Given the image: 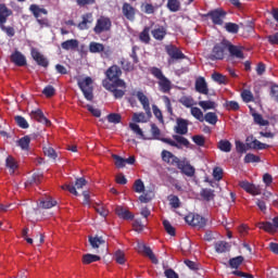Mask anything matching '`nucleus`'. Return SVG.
<instances>
[{
    "label": "nucleus",
    "mask_w": 278,
    "mask_h": 278,
    "mask_svg": "<svg viewBox=\"0 0 278 278\" xmlns=\"http://www.w3.org/2000/svg\"><path fill=\"white\" fill-rule=\"evenodd\" d=\"M199 105H200V108H202V110H204V111H207V110H216V106H217V104H216V102H214V101H200L199 102Z\"/></svg>",
    "instance_id": "nucleus-51"
},
{
    "label": "nucleus",
    "mask_w": 278,
    "mask_h": 278,
    "mask_svg": "<svg viewBox=\"0 0 278 278\" xmlns=\"http://www.w3.org/2000/svg\"><path fill=\"white\" fill-rule=\"evenodd\" d=\"M89 244L92 247V249H99L101 244H105V240L103 237H89Z\"/></svg>",
    "instance_id": "nucleus-40"
},
{
    "label": "nucleus",
    "mask_w": 278,
    "mask_h": 278,
    "mask_svg": "<svg viewBox=\"0 0 278 278\" xmlns=\"http://www.w3.org/2000/svg\"><path fill=\"white\" fill-rule=\"evenodd\" d=\"M177 168L182 173V175H186L187 177H194L195 169L192 165H190L186 161H180L178 165H176Z\"/></svg>",
    "instance_id": "nucleus-19"
},
{
    "label": "nucleus",
    "mask_w": 278,
    "mask_h": 278,
    "mask_svg": "<svg viewBox=\"0 0 278 278\" xmlns=\"http://www.w3.org/2000/svg\"><path fill=\"white\" fill-rule=\"evenodd\" d=\"M42 179L45 176L41 173H34L28 179L25 181V187L29 188V186H40L42 184Z\"/></svg>",
    "instance_id": "nucleus-25"
},
{
    "label": "nucleus",
    "mask_w": 278,
    "mask_h": 278,
    "mask_svg": "<svg viewBox=\"0 0 278 278\" xmlns=\"http://www.w3.org/2000/svg\"><path fill=\"white\" fill-rule=\"evenodd\" d=\"M195 90L200 94H210V88H207V81L205 80V77L200 76L195 79Z\"/></svg>",
    "instance_id": "nucleus-23"
},
{
    "label": "nucleus",
    "mask_w": 278,
    "mask_h": 278,
    "mask_svg": "<svg viewBox=\"0 0 278 278\" xmlns=\"http://www.w3.org/2000/svg\"><path fill=\"white\" fill-rule=\"evenodd\" d=\"M204 121L210 125H216L218 123V115L214 112H208L204 115Z\"/></svg>",
    "instance_id": "nucleus-48"
},
{
    "label": "nucleus",
    "mask_w": 278,
    "mask_h": 278,
    "mask_svg": "<svg viewBox=\"0 0 278 278\" xmlns=\"http://www.w3.org/2000/svg\"><path fill=\"white\" fill-rule=\"evenodd\" d=\"M191 115L193 116V118H197V121H200V123H203V121H205L203 116V111H201V109L197 106L191 108Z\"/></svg>",
    "instance_id": "nucleus-50"
},
{
    "label": "nucleus",
    "mask_w": 278,
    "mask_h": 278,
    "mask_svg": "<svg viewBox=\"0 0 278 278\" xmlns=\"http://www.w3.org/2000/svg\"><path fill=\"white\" fill-rule=\"evenodd\" d=\"M29 11L31 12L33 16L36 17V21L40 27H49V20L47 17L42 18V14L47 16L49 14V11L45 8H40L38 4H30Z\"/></svg>",
    "instance_id": "nucleus-4"
},
{
    "label": "nucleus",
    "mask_w": 278,
    "mask_h": 278,
    "mask_svg": "<svg viewBox=\"0 0 278 278\" xmlns=\"http://www.w3.org/2000/svg\"><path fill=\"white\" fill-rule=\"evenodd\" d=\"M252 116L255 125H260V127H267V125H270V122L264 119V116L260 113H252Z\"/></svg>",
    "instance_id": "nucleus-33"
},
{
    "label": "nucleus",
    "mask_w": 278,
    "mask_h": 278,
    "mask_svg": "<svg viewBox=\"0 0 278 278\" xmlns=\"http://www.w3.org/2000/svg\"><path fill=\"white\" fill-rule=\"evenodd\" d=\"M42 94H45V97H47L48 99H51V97L55 94V88L51 85H48L43 88Z\"/></svg>",
    "instance_id": "nucleus-61"
},
{
    "label": "nucleus",
    "mask_w": 278,
    "mask_h": 278,
    "mask_svg": "<svg viewBox=\"0 0 278 278\" xmlns=\"http://www.w3.org/2000/svg\"><path fill=\"white\" fill-rule=\"evenodd\" d=\"M228 249H229V243H227L226 241H218L215 243L216 253H227Z\"/></svg>",
    "instance_id": "nucleus-49"
},
{
    "label": "nucleus",
    "mask_w": 278,
    "mask_h": 278,
    "mask_svg": "<svg viewBox=\"0 0 278 278\" xmlns=\"http://www.w3.org/2000/svg\"><path fill=\"white\" fill-rule=\"evenodd\" d=\"M173 138L176 144L180 146V148L177 149H181V147H186V149H188L190 147V141L186 137L181 135H173Z\"/></svg>",
    "instance_id": "nucleus-34"
},
{
    "label": "nucleus",
    "mask_w": 278,
    "mask_h": 278,
    "mask_svg": "<svg viewBox=\"0 0 278 278\" xmlns=\"http://www.w3.org/2000/svg\"><path fill=\"white\" fill-rule=\"evenodd\" d=\"M227 45H229V40L227 39H223L220 42L215 43L211 53L208 54V60L212 62L225 60V51H227Z\"/></svg>",
    "instance_id": "nucleus-3"
},
{
    "label": "nucleus",
    "mask_w": 278,
    "mask_h": 278,
    "mask_svg": "<svg viewBox=\"0 0 278 278\" xmlns=\"http://www.w3.org/2000/svg\"><path fill=\"white\" fill-rule=\"evenodd\" d=\"M239 186L249 194H253V197L262 194V189H260V186H255L253 184H250L249 181H240Z\"/></svg>",
    "instance_id": "nucleus-15"
},
{
    "label": "nucleus",
    "mask_w": 278,
    "mask_h": 278,
    "mask_svg": "<svg viewBox=\"0 0 278 278\" xmlns=\"http://www.w3.org/2000/svg\"><path fill=\"white\" fill-rule=\"evenodd\" d=\"M179 103H181V105L185 108H193L192 105H194V99H192V97L184 96L179 99Z\"/></svg>",
    "instance_id": "nucleus-55"
},
{
    "label": "nucleus",
    "mask_w": 278,
    "mask_h": 278,
    "mask_svg": "<svg viewBox=\"0 0 278 278\" xmlns=\"http://www.w3.org/2000/svg\"><path fill=\"white\" fill-rule=\"evenodd\" d=\"M78 88H80L85 99L87 101H92L94 99V94L92 93V78L91 77H86L83 80L78 81Z\"/></svg>",
    "instance_id": "nucleus-6"
},
{
    "label": "nucleus",
    "mask_w": 278,
    "mask_h": 278,
    "mask_svg": "<svg viewBox=\"0 0 278 278\" xmlns=\"http://www.w3.org/2000/svg\"><path fill=\"white\" fill-rule=\"evenodd\" d=\"M248 149H253L255 151H264L266 149H270L268 143H263L262 141L255 139L253 135H250L245 139Z\"/></svg>",
    "instance_id": "nucleus-11"
},
{
    "label": "nucleus",
    "mask_w": 278,
    "mask_h": 278,
    "mask_svg": "<svg viewBox=\"0 0 278 278\" xmlns=\"http://www.w3.org/2000/svg\"><path fill=\"white\" fill-rule=\"evenodd\" d=\"M167 201H169V205L174 210H178V207H181V201L179 200V197H177L175 194L168 195Z\"/></svg>",
    "instance_id": "nucleus-41"
},
{
    "label": "nucleus",
    "mask_w": 278,
    "mask_h": 278,
    "mask_svg": "<svg viewBox=\"0 0 278 278\" xmlns=\"http://www.w3.org/2000/svg\"><path fill=\"white\" fill-rule=\"evenodd\" d=\"M30 55L35 62H37L38 66H42L43 68H47L49 66V61L45 59V55L38 51L36 48H31Z\"/></svg>",
    "instance_id": "nucleus-18"
},
{
    "label": "nucleus",
    "mask_w": 278,
    "mask_h": 278,
    "mask_svg": "<svg viewBox=\"0 0 278 278\" xmlns=\"http://www.w3.org/2000/svg\"><path fill=\"white\" fill-rule=\"evenodd\" d=\"M165 51L169 56L167 61L168 64H174L175 62H179V60H186V54H184V52H181V50L175 45L165 46Z\"/></svg>",
    "instance_id": "nucleus-5"
},
{
    "label": "nucleus",
    "mask_w": 278,
    "mask_h": 278,
    "mask_svg": "<svg viewBox=\"0 0 278 278\" xmlns=\"http://www.w3.org/2000/svg\"><path fill=\"white\" fill-rule=\"evenodd\" d=\"M236 151L237 153H247L249 151V147H247V143L244 144L242 141H236Z\"/></svg>",
    "instance_id": "nucleus-63"
},
{
    "label": "nucleus",
    "mask_w": 278,
    "mask_h": 278,
    "mask_svg": "<svg viewBox=\"0 0 278 278\" xmlns=\"http://www.w3.org/2000/svg\"><path fill=\"white\" fill-rule=\"evenodd\" d=\"M15 123L21 129H29V123H27V119L21 115L15 116Z\"/></svg>",
    "instance_id": "nucleus-56"
},
{
    "label": "nucleus",
    "mask_w": 278,
    "mask_h": 278,
    "mask_svg": "<svg viewBox=\"0 0 278 278\" xmlns=\"http://www.w3.org/2000/svg\"><path fill=\"white\" fill-rule=\"evenodd\" d=\"M161 157L165 164H168L169 166H178L179 162H181L179 157H177L175 154H173V152L168 150H163L161 152Z\"/></svg>",
    "instance_id": "nucleus-14"
},
{
    "label": "nucleus",
    "mask_w": 278,
    "mask_h": 278,
    "mask_svg": "<svg viewBox=\"0 0 278 278\" xmlns=\"http://www.w3.org/2000/svg\"><path fill=\"white\" fill-rule=\"evenodd\" d=\"M1 31H4L9 38H14L16 30L12 26H5V24H0Z\"/></svg>",
    "instance_id": "nucleus-53"
},
{
    "label": "nucleus",
    "mask_w": 278,
    "mask_h": 278,
    "mask_svg": "<svg viewBox=\"0 0 278 278\" xmlns=\"http://www.w3.org/2000/svg\"><path fill=\"white\" fill-rule=\"evenodd\" d=\"M115 214L118 216V218H122L123 220H134L132 213L123 206H116Z\"/></svg>",
    "instance_id": "nucleus-26"
},
{
    "label": "nucleus",
    "mask_w": 278,
    "mask_h": 278,
    "mask_svg": "<svg viewBox=\"0 0 278 278\" xmlns=\"http://www.w3.org/2000/svg\"><path fill=\"white\" fill-rule=\"evenodd\" d=\"M104 47L105 46H103V43L92 41L89 43V52L90 53H102Z\"/></svg>",
    "instance_id": "nucleus-42"
},
{
    "label": "nucleus",
    "mask_w": 278,
    "mask_h": 278,
    "mask_svg": "<svg viewBox=\"0 0 278 278\" xmlns=\"http://www.w3.org/2000/svg\"><path fill=\"white\" fill-rule=\"evenodd\" d=\"M150 28L144 27L143 30L139 35V40L144 42V45H149L151 42V36L149 35Z\"/></svg>",
    "instance_id": "nucleus-46"
},
{
    "label": "nucleus",
    "mask_w": 278,
    "mask_h": 278,
    "mask_svg": "<svg viewBox=\"0 0 278 278\" xmlns=\"http://www.w3.org/2000/svg\"><path fill=\"white\" fill-rule=\"evenodd\" d=\"M92 207L96 210L97 214L102 216V218H105L108 216V210H105V207L101 206V204L96 202L92 204Z\"/></svg>",
    "instance_id": "nucleus-59"
},
{
    "label": "nucleus",
    "mask_w": 278,
    "mask_h": 278,
    "mask_svg": "<svg viewBox=\"0 0 278 278\" xmlns=\"http://www.w3.org/2000/svg\"><path fill=\"white\" fill-rule=\"evenodd\" d=\"M30 117L37 121L38 123H42L43 125H51V121H49L45 113L40 109L30 112Z\"/></svg>",
    "instance_id": "nucleus-27"
},
{
    "label": "nucleus",
    "mask_w": 278,
    "mask_h": 278,
    "mask_svg": "<svg viewBox=\"0 0 278 278\" xmlns=\"http://www.w3.org/2000/svg\"><path fill=\"white\" fill-rule=\"evenodd\" d=\"M10 60L15 66H27V59L18 50L11 54Z\"/></svg>",
    "instance_id": "nucleus-20"
},
{
    "label": "nucleus",
    "mask_w": 278,
    "mask_h": 278,
    "mask_svg": "<svg viewBox=\"0 0 278 278\" xmlns=\"http://www.w3.org/2000/svg\"><path fill=\"white\" fill-rule=\"evenodd\" d=\"M212 79H213V81H216V84H219V85L226 86V84H227V76H225L218 72H214L212 74Z\"/></svg>",
    "instance_id": "nucleus-44"
},
{
    "label": "nucleus",
    "mask_w": 278,
    "mask_h": 278,
    "mask_svg": "<svg viewBox=\"0 0 278 278\" xmlns=\"http://www.w3.org/2000/svg\"><path fill=\"white\" fill-rule=\"evenodd\" d=\"M231 142L227 139H222L217 143V149L223 151V153H231Z\"/></svg>",
    "instance_id": "nucleus-32"
},
{
    "label": "nucleus",
    "mask_w": 278,
    "mask_h": 278,
    "mask_svg": "<svg viewBox=\"0 0 278 278\" xmlns=\"http://www.w3.org/2000/svg\"><path fill=\"white\" fill-rule=\"evenodd\" d=\"M262 159H260L258 155H255L253 153H248L245 156H244V163L245 164H255V163H258L261 162Z\"/></svg>",
    "instance_id": "nucleus-54"
},
{
    "label": "nucleus",
    "mask_w": 278,
    "mask_h": 278,
    "mask_svg": "<svg viewBox=\"0 0 278 278\" xmlns=\"http://www.w3.org/2000/svg\"><path fill=\"white\" fill-rule=\"evenodd\" d=\"M152 36L155 40H164V38H166V28L163 26L154 28L152 30Z\"/></svg>",
    "instance_id": "nucleus-35"
},
{
    "label": "nucleus",
    "mask_w": 278,
    "mask_h": 278,
    "mask_svg": "<svg viewBox=\"0 0 278 278\" xmlns=\"http://www.w3.org/2000/svg\"><path fill=\"white\" fill-rule=\"evenodd\" d=\"M106 79L102 80V86L109 92H112L114 99H123L127 92V83L123 80V68L113 64L104 73Z\"/></svg>",
    "instance_id": "nucleus-1"
},
{
    "label": "nucleus",
    "mask_w": 278,
    "mask_h": 278,
    "mask_svg": "<svg viewBox=\"0 0 278 278\" xmlns=\"http://www.w3.org/2000/svg\"><path fill=\"white\" fill-rule=\"evenodd\" d=\"M244 262L243 256H237L229 260L230 268H238Z\"/></svg>",
    "instance_id": "nucleus-57"
},
{
    "label": "nucleus",
    "mask_w": 278,
    "mask_h": 278,
    "mask_svg": "<svg viewBox=\"0 0 278 278\" xmlns=\"http://www.w3.org/2000/svg\"><path fill=\"white\" fill-rule=\"evenodd\" d=\"M137 99L141 103L147 114H151V103L149 102V98L144 94V92L138 91Z\"/></svg>",
    "instance_id": "nucleus-28"
},
{
    "label": "nucleus",
    "mask_w": 278,
    "mask_h": 278,
    "mask_svg": "<svg viewBox=\"0 0 278 278\" xmlns=\"http://www.w3.org/2000/svg\"><path fill=\"white\" fill-rule=\"evenodd\" d=\"M151 135L152 140H161V142H165V144H169V147H175L176 149H180V146L177 144L173 139L162 138V130L155 124H151Z\"/></svg>",
    "instance_id": "nucleus-7"
},
{
    "label": "nucleus",
    "mask_w": 278,
    "mask_h": 278,
    "mask_svg": "<svg viewBox=\"0 0 278 278\" xmlns=\"http://www.w3.org/2000/svg\"><path fill=\"white\" fill-rule=\"evenodd\" d=\"M163 226L168 236H176L175 227L170 225V222H168V219L163 220Z\"/></svg>",
    "instance_id": "nucleus-58"
},
{
    "label": "nucleus",
    "mask_w": 278,
    "mask_h": 278,
    "mask_svg": "<svg viewBox=\"0 0 278 278\" xmlns=\"http://www.w3.org/2000/svg\"><path fill=\"white\" fill-rule=\"evenodd\" d=\"M5 166L7 168H9V172L11 173V175H14L16 168H18V163H16V160L14 159V156L9 155L5 159Z\"/></svg>",
    "instance_id": "nucleus-31"
},
{
    "label": "nucleus",
    "mask_w": 278,
    "mask_h": 278,
    "mask_svg": "<svg viewBox=\"0 0 278 278\" xmlns=\"http://www.w3.org/2000/svg\"><path fill=\"white\" fill-rule=\"evenodd\" d=\"M227 51L230 53L231 58H237V60H244V52H242V47L235 46L228 41Z\"/></svg>",
    "instance_id": "nucleus-16"
},
{
    "label": "nucleus",
    "mask_w": 278,
    "mask_h": 278,
    "mask_svg": "<svg viewBox=\"0 0 278 278\" xmlns=\"http://www.w3.org/2000/svg\"><path fill=\"white\" fill-rule=\"evenodd\" d=\"M86 184H88L86 178H77L75 181V186L74 185H64V186H62V189L67 190L68 192H71V194H74V197H78L79 193L77 192V190H81V188H84V186H86Z\"/></svg>",
    "instance_id": "nucleus-12"
},
{
    "label": "nucleus",
    "mask_w": 278,
    "mask_h": 278,
    "mask_svg": "<svg viewBox=\"0 0 278 278\" xmlns=\"http://www.w3.org/2000/svg\"><path fill=\"white\" fill-rule=\"evenodd\" d=\"M258 229H263L267 233H275L278 229V216L273 218V223L270 222H261L257 224Z\"/></svg>",
    "instance_id": "nucleus-13"
},
{
    "label": "nucleus",
    "mask_w": 278,
    "mask_h": 278,
    "mask_svg": "<svg viewBox=\"0 0 278 278\" xmlns=\"http://www.w3.org/2000/svg\"><path fill=\"white\" fill-rule=\"evenodd\" d=\"M61 48L64 51H76V49H79V40L67 39L61 43Z\"/></svg>",
    "instance_id": "nucleus-29"
},
{
    "label": "nucleus",
    "mask_w": 278,
    "mask_h": 278,
    "mask_svg": "<svg viewBox=\"0 0 278 278\" xmlns=\"http://www.w3.org/2000/svg\"><path fill=\"white\" fill-rule=\"evenodd\" d=\"M40 205L43 207V210H51V207H55V205H58V201L51 198H46L40 202Z\"/></svg>",
    "instance_id": "nucleus-47"
},
{
    "label": "nucleus",
    "mask_w": 278,
    "mask_h": 278,
    "mask_svg": "<svg viewBox=\"0 0 278 278\" xmlns=\"http://www.w3.org/2000/svg\"><path fill=\"white\" fill-rule=\"evenodd\" d=\"M177 125L174 128L175 134L179 136H186L188 134V119L181 117L176 119Z\"/></svg>",
    "instance_id": "nucleus-21"
},
{
    "label": "nucleus",
    "mask_w": 278,
    "mask_h": 278,
    "mask_svg": "<svg viewBox=\"0 0 278 278\" xmlns=\"http://www.w3.org/2000/svg\"><path fill=\"white\" fill-rule=\"evenodd\" d=\"M200 197H202V199H204V201H214V197H216V194H214V190L213 189H202L200 192Z\"/></svg>",
    "instance_id": "nucleus-38"
},
{
    "label": "nucleus",
    "mask_w": 278,
    "mask_h": 278,
    "mask_svg": "<svg viewBox=\"0 0 278 278\" xmlns=\"http://www.w3.org/2000/svg\"><path fill=\"white\" fill-rule=\"evenodd\" d=\"M110 29H112V20L105 16H100V18L97 20L96 26L93 27V31L98 36L104 31H110Z\"/></svg>",
    "instance_id": "nucleus-8"
},
{
    "label": "nucleus",
    "mask_w": 278,
    "mask_h": 278,
    "mask_svg": "<svg viewBox=\"0 0 278 278\" xmlns=\"http://www.w3.org/2000/svg\"><path fill=\"white\" fill-rule=\"evenodd\" d=\"M241 98L243 99L244 103H251V101H253V93L251 90L244 89L241 92Z\"/></svg>",
    "instance_id": "nucleus-62"
},
{
    "label": "nucleus",
    "mask_w": 278,
    "mask_h": 278,
    "mask_svg": "<svg viewBox=\"0 0 278 278\" xmlns=\"http://www.w3.org/2000/svg\"><path fill=\"white\" fill-rule=\"evenodd\" d=\"M150 73L151 75H153V77H155V79H159L157 84L161 92H170V89L173 88V83H170V79L164 76V72H162V70L153 66L150 68Z\"/></svg>",
    "instance_id": "nucleus-2"
},
{
    "label": "nucleus",
    "mask_w": 278,
    "mask_h": 278,
    "mask_svg": "<svg viewBox=\"0 0 278 278\" xmlns=\"http://www.w3.org/2000/svg\"><path fill=\"white\" fill-rule=\"evenodd\" d=\"M81 18L83 21L78 24V29L81 31L89 29L88 25H92V21H94L92 13H86L81 16Z\"/></svg>",
    "instance_id": "nucleus-30"
},
{
    "label": "nucleus",
    "mask_w": 278,
    "mask_h": 278,
    "mask_svg": "<svg viewBox=\"0 0 278 278\" xmlns=\"http://www.w3.org/2000/svg\"><path fill=\"white\" fill-rule=\"evenodd\" d=\"M30 55L35 62H37L38 66H42L43 68H47L49 66V61L45 59V55L38 51L36 48H31Z\"/></svg>",
    "instance_id": "nucleus-17"
},
{
    "label": "nucleus",
    "mask_w": 278,
    "mask_h": 278,
    "mask_svg": "<svg viewBox=\"0 0 278 278\" xmlns=\"http://www.w3.org/2000/svg\"><path fill=\"white\" fill-rule=\"evenodd\" d=\"M101 261V256L97 255V254H84L83 255V264L88 265V264H92L94 262H99Z\"/></svg>",
    "instance_id": "nucleus-39"
},
{
    "label": "nucleus",
    "mask_w": 278,
    "mask_h": 278,
    "mask_svg": "<svg viewBox=\"0 0 278 278\" xmlns=\"http://www.w3.org/2000/svg\"><path fill=\"white\" fill-rule=\"evenodd\" d=\"M166 8L169 12H179L181 10V2L179 0H167Z\"/></svg>",
    "instance_id": "nucleus-37"
},
{
    "label": "nucleus",
    "mask_w": 278,
    "mask_h": 278,
    "mask_svg": "<svg viewBox=\"0 0 278 278\" xmlns=\"http://www.w3.org/2000/svg\"><path fill=\"white\" fill-rule=\"evenodd\" d=\"M13 12L5 3H0V25H5Z\"/></svg>",
    "instance_id": "nucleus-24"
},
{
    "label": "nucleus",
    "mask_w": 278,
    "mask_h": 278,
    "mask_svg": "<svg viewBox=\"0 0 278 278\" xmlns=\"http://www.w3.org/2000/svg\"><path fill=\"white\" fill-rule=\"evenodd\" d=\"M122 13L124 14L127 21H135L136 20V8H134L128 2H124L122 7Z\"/></svg>",
    "instance_id": "nucleus-22"
},
{
    "label": "nucleus",
    "mask_w": 278,
    "mask_h": 278,
    "mask_svg": "<svg viewBox=\"0 0 278 278\" xmlns=\"http://www.w3.org/2000/svg\"><path fill=\"white\" fill-rule=\"evenodd\" d=\"M118 64L122 66V70H124L125 73H131V71H134V64L125 60V58L119 59Z\"/></svg>",
    "instance_id": "nucleus-43"
},
{
    "label": "nucleus",
    "mask_w": 278,
    "mask_h": 278,
    "mask_svg": "<svg viewBox=\"0 0 278 278\" xmlns=\"http://www.w3.org/2000/svg\"><path fill=\"white\" fill-rule=\"evenodd\" d=\"M225 29L228 34H238V31H240V26L236 23L228 22L225 24Z\"/></svg>",
    "instance_id": "nucleus-52"
},
{
    "label": "nucleus",
    "mask_w": 278,
    "mask_h": 278,
    "mask_svg": "<svg viewBox=\"0 0 278 278\" xmlns=\"http://www.w3.org/2000/svg\"><path fill=\"white\" fill-rule=\"evenodd\" d=\"M204 16L211 18L213 25H223L227 12L223 9H215L206 13Z\"/></svg>",
    "instance_id": "nucleus-10"
},
{
    "label": "nucleus",
    "mask_w": 278,
    "mask_h": 278,
    "mask_svg": "<svg viewBox=\"0 0 278 278\" xmlns=\"http://www.w3.org/2000/svg\"><path fill=\"white\" fill-rule=\"evenodd\" d=\"M106 118L110 123H113L114 125H118V123H121L122 121V116L118 113H111L106 116Z\"/></svg>",
    "instance_id": "nucleus-60"
},
{
    "label": "nucleus",
    "mask_w": 278,
    "mask_h": 278,
    "mask_svg": "<svg viewBox=\"0 0 278 278\" xmlns=\"http://www.w3.org/2000/svg\"><path fill=\"white\" fill-rule=\"evenodd\" d=\"M134 190L135 192L137 193H141V192H144V182H142L141 179H137L134 184Z\"/></svg>",
    "instance_id": "nucleus-64"
},
{
    "label": "nucleus",
    "mask_w": 278,
    "mask_h": 278,
    "mask_svg": "<svg viewBox=\"0 0 278 278\" xmlns=\"http://www.w3.org/2000/svg\"><path fill=\"white\" fill-rule=\"evenodd\" d=\"M185 220L191 227H198L199 229H203V227H205V225L207 224V222L205 220V217L199 214H192V213L188 214L185 217Z\"/></svg>",
    "instance_id": "nucleus-9"
},
{
    "label": "nucleus",
    "mask_w": 278,
    "mask_h": 278,
    "mask_svg": "<svg viewBox=\"0 0 278 278\" xmlns=\"http://www.w3.org/2000/svg\"><path fill=\"white\" fill-rule=\"evenodd\" d=\"M30 143L31 138H29V136H24L17 141V147H20L22 151H29Z\"/></svg>",
    "instance_id": "nucleus-36"
},
{
    "label": "nucleus",
    "mask_w": 278,
    "mask_h": 278,
    "mask_svg": "<svg viewBox=\"0 0 278 278\" xmlns=\"http://www.w3.org/2000/svg\"><path fill=\"white\" fill-rule=\"evenodd\" d=\"M142 249H143V253L149 257V260H151L152 264H159L160 263V261L157 260V257L153 253V250H151L147 245H142Z\"/></svg>",
    "instance_id": "nucleus-45"
}]
</instances>
